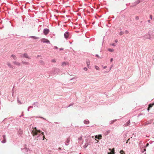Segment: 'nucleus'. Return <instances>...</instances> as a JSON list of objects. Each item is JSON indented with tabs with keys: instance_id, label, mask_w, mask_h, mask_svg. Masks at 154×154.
<instances>
[{
	"instance_id": "nucleus-1",
	"label": "nucleus",
	"mask_w": 154,
	"mask_h": 154,
	"mask_svg": "<svg viewBox=\"0 0 154 154\" xmlns=\"http://www.w3.org/2000/svg\"><path fill=\"white\" fill-rule=\"evenodd\" d=\"M34 132V134H33L32 135L34 137L35 139L37 138V140L40 141L45 140V141L47 140V139L45 137L44 132L42 131V133H40V132H37L36 131H35Z\"/></svg>"
},
{
	"instance_id": "nucleus-2",
	"label": "nucleus",
	"mask_w": 154,
	"mask_h": 154,
	"mask_svg": "<svg viewBox=\"0 0 154 154\" xmlns=\"http://www.w3.org/2000/svg\"><path fill=\"white\" fill-rule=\"evenodd\" d=\"M152 32L150 31V30L148 32L147 34H146L144 36V38L148 39H149L152 40L153 38V35L152 33H151Z\"/></svg>"
},
{
	"instance_id": "nucleus-3",
	"label": "nucleus",
	"mask_w": 154,
	"mask_h": 154,
	"mask_svg": "<svg viewBox=\"0 0 154 154\" xmlns=\"http://www.w3.org/2000/svg\"><path fill=\"white\" fill-rule=\"evenodd\" d=\"M21 149L22 151V152H23L25 153L26 154H28V152L30 153L32 151L31 149H28L26 147H25L24 148H21Z\"/></svg>"
},
{
	"instance_id": "nucleus-4",
	"label": "nucleus",
	"mask_w": 154,
	"mask_h": 154,
	"mask_svg": "<svg viewBox=\"0 0 154 154\" xmlns=\"http://www.w3.org/2000/svg\"><path fill=\"white\" fill-rule=\"evenodd\" d=\"M54 74L57 75L59 74L60 72V70L58 68H54L53 69Z\"/></svg>"
},
{
	"instance_id": "nucleus-5",
	"label": "nucleus",
	"mask_w": 154,
	"mask_h": 154,
	"mask_svg": "<svg viewBox=\"0 0 154 154\" xmlns=\"http://www.w3.org/2000/svg\"><path fill=\"white\" fill-rule=\"evenodd\" d=\"M50 30L48 29H44L43 30V33L45 35H47L49 32Z\"/></svg>"
},
{
	"instance_id": "nucleus-6",
	"label": "nucleus",
	"mask_w": 154,
	"mask_h": 154,
	"mask_svg": "<svg viewBox=\"0 0 154 154\" xmlns=\"http://www.w3.org/2000/svg\"><path fill=\"white\" fill-rule=\"evenodd\" d=\"M42 42H43V43H46L47 44H50V41L48 39L45 38H43L41 39Z\"/></svg>"
},
{
	"instance_id": "nucleus-7",
	"label": "nucleus",
	"mask_w": 154,
	"mask_h": 154,
	"mask_svg": "<svg viewBox=\"0 0 154 154\" xmlns=\"http://www.w3.org/2000/svg\"><path fill=\"white\" fill-rule=\"evenodd\" d=\"M35 131H36V132H40V133H42V131L40 130H39V129H38L36 127H34V129L32 131V134H34V132Z\"/></svg>"
},
{
	"instance_id": "nucleus-8",
	"label": "nucleus",
	"mask_w": 154,
	"mask_h": 154,
	"mask_svg": "<svg viewBox=\"0 0 154 154\" xmlns=\"http://www.w3.org/2000/svg\"><path fill=\"white\" fill-rule=\"evenodd\" d=\"M69 32L68 31H66L64 33V37L66 39L69 38Z\"/></svg>"
},
{
	"instance_id": "nucleus-9",
	"label": "nucleus",
	"mask_w": 154,
	"mask_h": 154,
	"mask_svg": "<svg viewBox=\"0 0 154 154\" xmlns=\"http://www.w3.org/2000/svg\"><path fill=\"white\" fill-rule=\"evenodd\" d=\"M20 56L21 57H23L26 58L30 59V58L28 56L27 54L26 53L22 54Z\"/></svg>"
},
{
	"instance_id": "nucleus-10",
	"label": "nucleus",
	"mask_w": 154,
	"mask_h": 154,
	"mask_svg": "<svg viewBox=\"0 0 154 154\" xmlns=\"http://www.w3.org/2000/svg\"><path fill=\"white\" fill-rule=\"evenodd\" d=\"M70 138H68L66 139V140L65 141V144L66 146H68L69 145L70 142Z\"/></svg>"
},
{
	"instance_id": "nucleus-11",
	"label": "nucleus",
	"mask_w": 154,
	"mask_h": 154,
	"mask_svg": "<svg viewBox=\"0 0 154 154\" xmlns=\"http://www.w3.org/2000/svg\"><path fill=\"white\" fill-rule=\"evenodd\" d=\"M99 144L96 143H94V145H93V147L94 149H97L99 147Z\"/></svg>"
},
{
	"instance_id": "nucleus-12",
	"label": "nucleus",
	"mask_w": 154,
	"mask_h": 154,
	"mask_svg": "<svg viewBox=\"0 0 154 154\" xmlns=\"http://www.w3.org/2000/svg\"><path fill=\"white\" fill-rule=\"evenodd\" d=\"M86 63L88 68H89V66L90 65V61L89 59H87L86 60Z\"/></svg>"
},
{
	"instance_id": "nucleus-13",
	"label": "nucleus",
	"mask_w": 154,
	"mask_h": 154,
	"mask_svg": "<svg viewBox=\"0 0 154 154\" xmlns=\"http://www.w3.org/2000/svg\"><path fill=\"white\" fill-rule=\"evenodd\" d=\"M146 151V148L145 146H143L141 149V151L142 153H143Z\"/></svg>"
},
{
	"instance_id": "nucleus-14",
	"label": "nucleus",
	"mask_w": 154,
	"mask_h": 154,
	"mask_svg": "<svg viewBox=\"0 0 154 154\" xmlns=\"http://www.w3.org/2000/svg\"><path fill=\"white\" fill-rule=\"evenodd\" d=\"M23 131L20 129L18 131V135H19V136H21V135L23 134Z\"/></svg>"
},
{
	"instance_id": "nucleus-15",
	"label": "nucleus",
	"mask_w": 154,
	"mask_h": 154,
	"mask_svg": "<svg viewBox=\"0 0 154 154\" xmlns=\"http://www.w3.org/2000/svg\"><path fill=\"white\" fill-rule=\"evenodd\" d=\"M152 122H153V120H151L147 121L145 123L146 125H148L152 123Z\"/></svg>"
},
{
	"instance_id": "nucleus-16",
	"label": "nucleus",
	"mask_w": 154,
	"mask_h": 154,
	"mask_svg": "<svg viewBox=\"0 0 154 154\" xmlns=\"http://www.w3.org/2000/svg\"><path fill=\"white\" fill-rule=\"evenodd\" d=\"M29 38H33V39H39L40 38L38 37L35 36H29Z\"/></svg>"
},
{
	"instance_id": "nucleus-17",
	"label": "nucleus",
	"mask_w": 154,
	"mask_h": 154,
	"mask_svg": "<svg viewBox=\"0 0 154 154\" xmlns=\"http://www.w3.org/2000/svg\"><path fill=\"white\" fill-rule=\"evenodd\" d=\"M130 124V120H128L125 124V126H129Z\"/></svg>"
},
{
	"instance_id": "nucleus-18",
	"label": "nucleus",
	"mask_w": 154,
	"mask_h": 154,
	"mask_svg": "<svg viewBox=\"0 0 154 154\" xmlns=\"http://www.w3.org/2000/svg\"><path fill=\"white\" fill-rule=\"evenodd\" d=\"M110 132V131L109 130L107 131L104 133V135L106 136Z\"/></svg>"
},
{
	"instance_id": "nucleus-19",
	"label": "nucleus",
	"mask_w": 154,
	"mask_h": 154,
	"mask_svg": "<svg viewBox=\"0 0 154 154\" xmlns=\"http://www.w3.org/2000/svg\"><path fill=\"white\" fill-rule=\"evenodd\" d=\"M13 63L15 65H16L18 66H20V63L17 62V61H14L13 62Z\"/></svg>"
},
{
	"instance_id": "nucleus-20",
	"label": "nucleus",
	"mask_w": 154,
	"mask_h": 154,
	"mask_svg": "<svg viewBox=\"0 0 154 154\" xmlns=\"http://www.w3.org/2000/svg\"><path fill=\"white\" fill-rule=\"evenodd\" d=\"M32 105H34V107L36 106L38 107V102H34L32 104Z\"/></svg>"
},
{
	"instance_id": "nucleus-21",
	"label": "nucleus",
	"mask_w": 154,
	"mask_h": 154,
	"mask_svg": "<svg viewBox=\"0 0 154 154\" xmlns=\"http://www.w3.org/2000/svg\"><path fill=\"white\" fill-rule=\"evenodd\" d=\"M108 51L110 52H113L114 51V50L112 48H108L107 49Z\"/></svg>"
},
{
	"instance_id": "nucleus-22",
	"label": "nucleus",
	"mask_w": 154,
	"mask_h": 154,
	"mask_svg": "<svg viewBox=\"0 0 154 154\" xmlns=\"http://www.w3.org/2000/svg\"><path fill=\"white\" fill-rule=\"evenodd\" d=\"M89 145V144H88V143H85V145L83 146V147L85 149Z\"/></svg>"
},
{
	"instance_id": "nucleus-23",
	"label": "nucleus",
	"mask_w": 154,
	"mask_h": 154,
	"mask_svg": "<svg viewBox=\"0 0 154 154\" xmlns=\"http://www.w3.org/2000/svg\"><path fill=\"white\" fill-rule=\"evenodd\" d=\"M117 121V119H114L113 120L109 122V124H113L114 122H116Z\"/></svg>"
},
{
	"instance_id": "nucleus-24",
	"label": "nucleus",
	"mask_w": 154,
	"mask_h": 154,
	"mask_svg": "<svg viewBox=\"0 0 154 154\" xmlns=\"http://www.w3.org/2000/svg\"><path fill=\"white\" fill-rule=\"evenodd\" d=\"M141 2H142V1H140V0H137L134 2V4H136L137 5L140 3Z\"/></svg>"
},
{
	"instance_id": "nucleus-25",
	"label": "nucleus",
	"mask_w": 154,
	"mask_h": 154,
	"mask_svg": "<svg viewBox=\"0 0 154 154\" xmlns=\"http://www.w3.org/2000/svg\"><path fill=\"white\" fill-rule=\"evenodd\" d=\"M84 122L85 124H88L89 123V121L88 120H84Z\"/></svg>"
},
{
	"instance_id": "nucleus-26",
	"label": "nucleus",
	"mask_w": 154,
	"mask_h": 154,
	"mask_svg": "<svg viewBox=\"0 0 154 154\" xmlns=\"http://www.w3.org/2000/svg\"><path fill=\"white\" fill-rule=\"evenodd\" d=\"M119 152L120 154H125V152L123 150H121Z\"/></svg>"
},
{
	"instance_id": "nucleus-27",
	"label": "nucleus",
	"mask_w": 154,
	"mask_h": 154,
	"mask_svg": "<svg viewBox=\"0 0 154 154\" xmlns=\"http://www.w3.org/2000/svg\"><path fill=\"white\" fill-rule=\"evenodd\" d=\"M82 140H83V139H82V136H81L78 139V141L79 142L81 141H82Z\"/></svg>"
},
{
	"instance_id": "nucleus-28",
	"label": "nucleus",
	"mask_w": 154,
	"mask_h": 154,
	"mask_svg": "<svg viewBox=\"0 0 154 154\" xmlns=\"http://www.w3.org/2000/svg\"><path fill=\"white\" fill-rule=\"evenodd\" d=\"M153 105H153L152 103H149L148 105V107L149 108H152Z\"/></svg>"
},
{
	"instance_id": "nucleus-29",
	"label": "nucleus",
	"mask_w": 154,
	"mask_h": 154,
	"mask_svg": "<svg viewBox=\"0 0 154 154\" xmlns=\"http://www.w3.org/2000/svg\"><path fill=\"white\" fill-rule=\"evenodd\" d=\"M22 63L24 65H28L29 63L28 62H26L22 61Z\"/></svg>"
},
{
	"instance_id": "nucleus-30",
	"label": "nucleus",
	"mask_w": 154,
	"mask_h": 154,
	"mask_svg": "<svg viewBox=\"0 0 154 154\" xmlns=\"http://www.w3.org/2000/svg\"><path fill=\"white\" fill-rule=\"evenodd\" d=\"M11 57H12L15 60L17 59V57L14 54L11 55Z\"/></svg>"
},
{
	"instance_id": "nucleus-31",
	"label": "nucleus",
	"mask_w": 154,
	"mask_h": 154,
	"mask_svg": "<svg viewBox=\"0 0 154 154\" xmlns=\"http://www.w3.org/2000/svg\"><path fill=\"white\" fill-rule=\"evenodd\" d=\"M74 103L72 102V103H71L70 104H69L68 106H66V108H68L71 106H72V105H73L74 104Z\"/></svg>"
},
{
	"instance_id": "nucleus-32",
	"label": "nucleus",
	"mask_w": 154,
	"mask_h": 154,
	"mask_svg": "<svg viewBox=\"0 0 154 154\" xmlns=\"http://www.w3.org/2000/svg\"><path fill=\"white\" fill-rule=\"evenodd\" d=\"M7 65L8 66V67H9L10 68H12L13 67H12V65H11V64L10 63H7Z\"/></svg>"
},
{
	"instance_id": "nucleus-33",
	"label": "nucleus",
	"mask_w": 154,
	"mask_h": 154,
	"mask_svg": "<svg viewBox=\"0 0 154 154\" xmlns=\"http://www.w3.org/2000/svg\"><path fill=\"white\" fill-rule=\"evenodd\" d=\"M17 101L18 103H19L20 104H21V101H20L18 97H17Z\"/></svg>"
},
{
	"instance_id": "nucleus-34",
	"label": "nucleus",
	"mask_w": 154,
	"mask_h": 154,
	"mask_svg": "<svg viewBox=\"0 0 154 154\" xmlns=\"http://www.w3.org/2000/svg\"><path fill=\"white\" fill-rule=\"evenodd\" d=\"M62 65L63 66H66L67 63L66 62H63L62 63Z\"/></svg>"
},
{
	"instance_id": "nucleus-35",
	"label": "nucleus",
	"mask_w": 154,
	"mask_h": 154,
	"mask_svg": "<svg viewBox=\"0 0 154 154\" xmlns=\"http://www.w3.org/2000/svg\"><path fill=\"white\" fill-rule=\"evenodd\" d=\"M6 142V139H3V140H2L1 141V143H5Z\"/></svg>"
},
{
	"instance_id": "nucleus-36",
	"label": "nucleus",
	"mask_w": 154,
	"mask_h": 154,
	"mask_svg": "<svg viewBox=\"0 0 154 154\" xmlns=\"http://www.w3.org/2000/svg\"><path fill=\"white\" fill-rule=\"evenodd\" d=\"M124 34V32L122 31H121L119 33V35H121Z\"/></svg>"
},
{
	"instance_id": "nucleus-37",
	"label": "nucleus",
	"mask_w": 154,
	"mask_h": 154,
	"mask_svg": "<svg viewBox=\"0 0 154 154\" xmlns=\"http://www.w3.org/2000/svg\"><path fill=\"white\" fill-rule=\"evenodd\" d=\"M7 118H5L3 120V121L2 122H4V124H5V122H6V121L7 120Z\"/></svg>"
},
{
	"instance_id": "nucleus-38",
	"label": "nucleus",
	"mask_w": 154,
	"mask_h": 154,
	"mask_svg": "<svg viewBox=\"0 0 154 154\" xmlns=\"http://www.w3.org/2000/svg\"><path fill=\"white\" fill-rule=\"evenodd\" d=\"M95 68L97 70H99V67L97 66H95Z\"/></svg>"
},
{
	"instance_id": "nucleus-39",
	"label": "nucleus",
	"mask_w": 154,
	"mask_h": 154,
	"mask_svg": "<svg viewBox=\"0 0 154 154\" xmlns=\"http://www.w3.org/2000/svg\"><path fill=\"white\" fill-rule=\"evenodd\" d=\"M113 65H112L110 67L109 69L108 70V71H106V72H109V71L111 70L112 68L113 67Z\"/></svg>"
},
{
	"instance_id": "nucleus-40",
	"label": "nucleus",
	"mask_w": 154,
	"mask_h": 154,
	"mask_svg": "<svg viewBox=\"0 0 154 154\" xmlns=\"http://www.w3.org/2000/svg\"><path fill=\"white\" fill-rule=\"evenodd\" d=\"M2 137H3V139H4V140L6 139V136L5 135H3Z\"/></svg>"
},
{
	"instance_id": "nucleus-41",
	"label": "nucleus",
	"mask_w": 154,
	"mask_h": 154,
	"mask_svg": "<svg viewBox=\"0 0 154 154\" xmlns=\"http://www.w3.org/2000/svg\"><path fill=\"white\" fill-rule=\"evenodd\" d=\"M51 62L53 63H55L56 62L55 59H52L51 60Z\"/></svg>"
},
{
	"instance_id": "nucleus-42",
	"label": "nucleus",
	"mask_w": 154,
	"mask_h": 154,
	"mask_svg": "<svg viewBox=\"0 0 154 154\" xmlns=\"http://www.w3.org/2000/svg\"><path fill=\"white\" fill-rule=\"evenodd\" d=\"M95 56L97 57L98 58H100V57L99 56V55L97 54H96L95 55Z\"/></svg>"
},
{
	"instance_id": "nucleus-43",
	"label": "nucleus",
	"mask_w": 154,
	"mask_h": 154,
	"mask_svg": "<svg viewBox=\"0 0 154 154\" xmlns=\"http://www.w3.org/2000/svg\"><path fill=\"white\" fill-rule=\"evenodd\" d=\"M135 19L137 20H138L139 19V17L138 16H136L135 17Z\"/></svg>"
},
{
	"instance_id": "nucleus-44",
	"label": "nucleus",
	"mask_w": 154,
	"mask_h": 154,
	"mask_svg": "<svg viewBox=\"0 0 154 154\" xmlns=\"http://www.w3.org/2000/svg\"><path fill=\"white\" fill-rule=\"evenodd\" d=\"M149 18L151 20H152V15H150Z\"/></svg>"
},
{
	"instance_id": "nucleus-45",
	"label": "nucleus",
	"mask_w": 154,
	"mask_h": 154,
	"mask_svg": "<svg viewBox=\"0 0 154 154\" xmlns=\"http://www.w3.org/2000/svg\"><path fill=\"white\" fill-rule=\"evenodd\" d=\"M83 69L85 71H87V70H88V68L86 67H84L83 68Z\"/></svg>"
},
{
	"instance_id": "nucleus-46",
	"label": "nucleus",
	"mask_w": 154,
	"mask_h": 154,
	"mask_svg": "<svg viewBox=\"0 0 154 154\" xmlns=\"http://www.w3.org/2000/svg\"><path fill=\"white\" fill-rule=\"evenodd\" d=\"M95 141L94 142V143H97L98 144V143L99 142L98 141V140H97L96 139L95 140Z\"/></svg>"
},
{
	"instance_id": "nucleus-47",
	"label": "nucleus",
	"mask_w": 154,
	"mask_h": 154,
	"mask_svg": "<svg viewBox=\"0 0 154 154\" xmlns=\"http://www.w3.org/2000/svg\"><path fill=\"white\" fill-rule=\"evenodd\" d=\"M149 146V143H147L146 144V146H145V148H146V147H148Z\"/></svg>"
},
{
	"instance_id": "nucleus-48",
	"label": "nucleus",
	"mask_w": 154,
	"mask_h": 154,
	"mask_svg": "<svg viewBox=\"0 0 154 154\" xmlns=\"http://www.w3.org/2000/svg\"><path fill=\"white\" fill-rule=\"evenodd\" d=\"M134 136V137H136V133H133V134L132 136Z\"/></svg>"
},
{
	"instance_id": "nucleus-49",
	"label": "nucleus",
	"mask_w": 154,
	"mask_h": 154,
	"mask_svg": "<svg viewBox=\"0 0 154 154\" xmlns=\"http://www.w3.org/2000/svg\"><path fill=\"white\" fill-rule=\"evenodd\" d=\"M112 45L113 46H115L116 45V44L114 43H112Z\"/></svg>"
},
{
	"instance_id": "nucleus-50",
	"label": "nucleus",
	"mask_w": 154,
	"mask_h": 154,
	"mask_svg": "<svg viewBox=\"0 0 154 154\" xmlns=\"http://www.w3.org/2000/svg\"><path fill=\"white\" fill-rule=\"evenodd\" d=\"M57 150H62V149H61V148L60 147H58L57 149Z\"/></svg>"
},
{
	"instance_id": "nucleus-51",
	"label": "nucleus",
	"mask_w": 154,
	"mask_h": 154,
	"mask_svg": "<svg viewBox=\"0 0 154 154\" xmlns=\"http://www.w3.org/2000/svg\"><path fill=\"white\" fill-rule=\"evenodd\" d=\"M113 58H111L110 59V62H112L113 61Z\"/></svg>"
},
{
	"instance_id": "nucleus-52",
	"label": "nucleus",
	"mask_w": 154,
	"mask_h": 154,
	"mask_svg": "<svg viewBox=\"0 0 154 154\" xmlns=\"http://www.w3.org/2000/svg\"><path fill=\"white\" fill-rule=\"evenodd\" d=\"M153 141H152L151 140H150V141L149 142V143L150 144H151L153 142Z\"/></svg>"
},
{
	"instance_id": "nucleus-53",
	"label": "nucleus",
	"mask_w": 154,
	"mask_h": 154,
	"mask_svg": "<svg viewBox=\"0 0 154 154\" xmlns=\"http://www.w3.org/2000/svg\"><path fill=\"white\" fill-rule=\"evenodd\" d=\"M39 117L40 118H41L42 119H43L44 120H46V119L45 118H43V117H42L39 116Z\"/></svg>"
},
{
	"instance_id": "nucleus-54",
	"label": "nucleus",
	"mask_w": 154,
	"mask_h": 154,
	"mask_svg": "<svg viewBox=\"0 0 154 154\" xmlns=\"http://www.w3.org/2000/svg\"><path fill=\"white\" fill-rule=\"evenodd\" d=\"M130 138L128 139V140H127L126 143H128V141H130Z\"/></svg>"
},
{
	"instance_id": "nucleus-55",
	"label": "nucleus",
	"mask_w": 154,
	"mask_h": 154,
	"mask_svg": "<svg viewBox=\"0 0 154 154\" xmlns=\"http://www.w3.org/2000/svg\"><path fill=\"white\" fill-rule=\"evenodd\" d=\"M125 32L126 34H128V31L127 30H126L125 31Z\"/></svg>"
},
{
	"instance_id": "nucleus-56",
	"label": "nucleus",
	"mask_w": 154,
	"mask_h": 154,
	"mask_svg": "<svg viewBox=\"0 0 154 154\" xmlns=\"http://www.w3.org/2000/svg\"><path fill=\"white\" fill-rule=\"evenodd\" d=\"M101 135H100V137H98L97 138L98 139H101Z\"/></svg>"
},
{
	"instance_id": "nucleus-57",
	"label": "nucleus",
	"mask_w": 154,
	"mask_h": 154,
	"mask_svg": "<svg viewBox=\"0 0 154 154\" xmlns=\"http://www.w3.org/2000/svg\"><path fill=\"white\" fill-rule=\"evenodd\" d=\"M54 124H60V122H54Z\"/></svg>"
},
{
	"instance_id": "nucleus-58",
	"label": "nucleus",
	"mask_w": 154,
	"mask_h": 154,
	"mask_svg": "<svg viewBox=\"0 0 154 154\" xmlns=\"http://www.w3.org/2000/svg\"><path fill=\"white\" fill-rule=\"evenodd\" d=\"M63 50V48H60L59 50L60 51H62Z\"/></svg>"
},
{
	"instance_id": "nucleus-59",
	"label": "nucleus",
	"mask_w": 154,
	"mask_h": 154,
	"mask_svg": "<svg viewBox=\"0 0 154 154\" xmlns=\"http://www.w3.org/2000/svg\"><path fill=\"white\" fill-rule=\"evenodd\" d=\"M41 57V56L40 55H38L37 56V57L36 58H38L39 57Z\"/></svg>"
},
{
	"instance_id": "nucleus-60",
	"label": "nucleus",
	"mask_w": 154,
	"mask_h": 154,
	"mask_svg": "<svg viewBox=\"0 0 154 154\" xmlns=\"http://www.w3.org/2000/svg\"><path fill=\"white\" fill-rule=\"evenodd\" d=\"M54 48L56 49H58V48L57 46H54Z\"/></svg>"
},
{
	"instance_id": "nucleus-61",
	"label": "nucleus",
	"mask_w": 154,
	"mask_h": 154,
	"mask_svg": "<svg viewBox=\"0 0 154 154\" xmlns=\"http://www.w3.org/2000/svg\"><path fill=\"white\" fill-rule=\"evenodd\" d=\"M118 42V40H117V39H116V40H115V42H116V43H117V42Z\"/></svg>"
},
{
	"instance_id": "nucleus-62",
	"label": "nucleus",
	"mask_w": 154,
	"mask_h": 154,
	"mask_svg": "<svg viewBox=\"0 0 154 154\" xmlns=\"http://www.w3.org/2000/svg\"><path fill=\"white\" fill-rule=\"evenodd\" d=\"M29 108H33V106H29L28 107Z\"/></svg>"
},
{
	"instance_id": "nucleus-63",
	"label": "nucleus",
	"mask_w": 154,
	"mask_h": 154,
	"mask_svg": "<svg viewBox=\"0 0 154 154\" xmlns=\"http://www.w3.org/2000/svg\"><path fill=\"white\" fill-rule=\"evenodd\" d=\"M106 68H107V66H104L103 67V68L104 69H106Z\"/></svg>"
},
{
	"instance_id": "nucleus-64",
	"label": "nucleus",
	"mask_w": 154,
	"mask_h": 154,
	"mask_svg": "<svg viewBox=\"0 0 154 154\" xmlns=\"http://www.w3.org/2000/svg\"><path fill=\"white\" fill-rule=\"evenodd\" d=\"M148 22L149 23H150V22H151V21H150V20H148Z\"/></svg>"
}]
</instances>
